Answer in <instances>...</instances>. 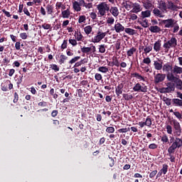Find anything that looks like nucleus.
<instances>
[{"instance_id": "16", "label": "nucleus", "mask_w": 182, "mask_h": 182, "mask_svg": "<svg viewBox=\"0 0 182 182\" xmlns=\"http://www.w3.org/2000/svg\"><path fill=\"white\" fill-rule=\"evenodd\" d=\"M152 12L156 18H164V15L163 14L164 12L158 8H154Z\"/></svg>"}, {"instance_id": "13", "label": "nucleus", "mask_w": 182, "mask_h": 182, "mask_svg": "<svg viewBox=\"0 0 182 182\" xmlns=\"http://www.w3.org/2000/svg\"><path fill=\"white\" fill-rule=\"evenodd\" d=\"M154 66L155 70H161L163 69V61L160 59L154 61Z\"/></svg>"}, {"instance_id": "9", "label": "nucleus", "mask_w": 182, "mask_h": 182, "mask_svg": "<svg viewBox=\"0 0 182 182\" xmlns=\"http://www.w3.org/2000/svg\"><path fill=\"white\" fill-rule=\"evenodd\" d=\"M81 52L82 53H87L89 54L90 53H95L96 52V46H91L90 47H83L81 48Z\"/></svg>"}, {"instance_id": "5", "label": "nucleus", "mask_w": 182, "mask_h": 182, "mask_svg": "<svg viewBox=\"0 0 182 182\" xmlns=\"http://www.w3.org/2000/svg\"><path fill=\"white\" fill-rule=\"evenodd\" d=\"M166 86V87H163L161 89V93H171L172 92H174L176 89V82L171 81L168 82Z\"/></svg>"}, {"instance_id": "61", "label": "nucleus", "mask_w": 182, "mask_h": 182, "mask_svg": "<svg viewBox=\"0 0 182 182\" xmlns=\"http://www.w3.org/2000/svg\"><path fill=\"white\" fill-rule=\"evenodd\" d=\"M18 100H19V95H18V92H14V103H18Z\"/></svg>"}, {"instance_id": "19", "label": "nucleus", "mask_w": 182, "mask_h": 182, "mask_svg": "<svg viewBox=\"0 0 182 182\" xmlns=\"http://www.w3.org/2000/svg\"><path fill=\"white\" fill-rule=\"evenodd\" d=\"M123 87H124V85L122 83L119 84L118 86L115 87V93L117 97H119L120 95H123Z\"/></svg>"}, {"instance_id": "45", "label": "nucleus", "mask_w": 182, "mask_h": 182, "mask_svg": "<svg viewBox=\"0 0 182 182\" xmlns=\"http://www.w3.org/2000/svg\"><path fill=\"white\" fill-rule=\"evenodd\" d=\"M98 70L102 73H107V72H109V68H107V67L102 66L98 68Z\"/></svg>"}, {"instance_id": "3", "label": "nucleus", "mask_w": 182, "mask_h": 182, "mask_svg": "<svg viewBox=\"0 0 182 182\" xmlns=\"http://www.w3.org/2000/svg\"><path fill=\"white\" fill-rule=\"evenodd\" d=\"M180 147H182V139L176 137V140L168 147V153H176V149H180Z\"/></svg>"}, {"instance_id": "55", "label": "nucleus", "mask_w": 182, "mask_h": 182, "mask_svg": "<svg viewBox=\"0 0 182 182\" xmlns=\"http://www.w3.org/2000/svg\"><path fill=\"white\" fill-rule=\"evenodd\" d=\"M173 114H174V116H176V118L178 119V120H181L182 114H181V113H180V112L176 111V112H173Z\"/></svg>"}, {"instance_id": "51", "label": "nucleus", "mask_w": 182, "mask_h": 182, "mask_svg": "<svg viewBox=\"0 0 182 182\" xmlns=\"http://www.w3.org/2000/svg\"><path fill=\"white\" fill-rule=\"evenodd\" d=\"M106 132L109 134H113L114 132V127H108L106 129Z\"/></svg>"}, {"instance_id": "22", "label": "nucleus", "mask_w": 182, "mask_h": 182, "mask_svg": "<svg viewBox=\"0 0 182 182\" xmlns=\"http://www.w3.org/2000/svg\"><path fill=\"white\" fill-rule=\"evenodd\" d=\"M172 105L173 106L182 108V100L178 98H173L172 99Z\"/></svg>"}, {"instance_id": "64", "label": "nucleus", "mask_w": 182, "mask_h": 182, "mask_svg": "<svg viewBox=\"0 0 182 182\" xmlns=\"http://www.w3.org/2000/svg\"><path fill=\"white\" fill-rule=\"evenodd\" d=\"M157 174V170L153 171L149 174L150 178H154V177Z\"/></svg>"}, {"instance_id": "15", "label": "nucleus", "mask_w": 182, "mask_h": 182, "mask_svg": "<svg viewBox=\"0 0 182 182\" xmlns=\"http://www.w3.org/2000/svg\"><path fill=\"white\" fill-rule=\"evenodd\" d=\"M141 11V6L139 3H134L132 9L130 11L132 14H139Z\"/></svg>"}, {"instance_id": "18", "label": "nucleus", "mask_w": 182, "mask_h": 182, "mask_svg": "<svg viewBox=\"0 0 182 182\" xmlns=\"http://www.w3.org/2000/svg\"><path fill=\"white\" fill-rule=\"evenodd\" d=\"M134 3L130 1H126L125 2L122 3V6L127 9V11H130V9H133V6Z\"/></svg>"}, {"instance_id": "12", "label": "nucleus", "mask_w": 182, "mask_h": 182, "mask_svg": "<svg viewBox=\"0 0 182 182\" xmlns=\"http://www.w3.org/2000/svg\"><path fill=\"white\" fill-rule=\"evenodd\" d=\"M159 5V9L161 10L162 12H164V14H167V12H168V11H167L168 6L167 3H166V1H161Z\"/></svg>"}, {"instance_id": "2", "label": "nucleus", "mask_w": 182, "mask_h": 182, "mask_svg": "<svg viewBox=\"0 0 182 182\" xmlns=\"http://www.w3.org/2000/svg\"><path fill=\"white\" fill-rule=\"evenodd\" d=\"M97 9L98 11V15L100 16H105L107 14H109L110 11V4H107V2H101L97 5Z\"/></svg>"}, {"instance_id": "7", "label": "nucleus", "mask_w": 182, "mask_h": 182, "mask_svg": "<svg viewBox=\"0 0 182 182\" xmlns=\"http://www.w3.org/2000/svg\"><path fill=\"white\" fill-rule=\"evenodd\" d=\"M14 89V84L11 82V80H6L1 84V90L2 92H8Z\"/></svg>"}, {"instance_id": "39", "label": "nucleus", "mask_w": 182, "mask_h": 182, "mask_svg": "<svg viewBox=\"0 0 182 182\" xmlns=\"http://www.w3.org/2000/svg\"><path fill=\"white\" fill-rule=\"evenodd\" d=\"M174 153L173 152H168V155L169 156V160L171 163H176V156L173 155Z\"/></svg>"}, {"instance_id": "24", "label": "nucleus", "mask_w": 182, "mask_h": 182, "mask_svg": "<svg viewBox=\"0 0 182 182\" xmlns=\"http://www.w3.org/2000/svg\"><path fill=\"white\" fill-rule=\"evenodd\" d=\"M55 7L52 4H47L46 10L47 11V15H53Z\"/></svg>"}, {"instance_id": "28", "label": "nucleus", "mask_w": 182, "mask_h": 182, "mask_svg": "<svg viewBox=\"0 0 182 182\" xmlns=\"http://www.w3.org/2000/svg\"><path fill=\"white\" fill-rule=\"evenodd\" d=\"M139 23L143 28H149V20L147 18H141V21H139Z\"/></svg>"}, {"instance_id": "30", "label": "nucleus", "mask_w": 182, "mask_h": 182, "mask_svg": "<svg viewBox=\"0 0 182 182\" xmlns=\"http://www.w3.org/2000/svg\"><path fill=\"white\" fill-rule=\"evenodd\" d=\"M62 16L64 18H68L69 16H70V10L69 9H67L66 10H64L62 11Z\"/></svg>"}, {"instance_id": "60", "label": "nucleus", "mask_w": 182, "mask_h": 182, "mask_svg": "<svg viewBox=\"0 0 182 182\" xmlns=\"http://www.w3.org/2000/svg\"><path fill=\"white\" fill-rule=\"evenodd\" d=\"M68 42L73 46H76V45H77V41L75 39H69Z\"/></svg>"}, {"instance_id": "11", "label": "nucleus", "mask_w": 182, "mask_h": 182, "mask_svg": "<svg viewBox=\"0 0 182 182\" xmlns=\"http://www.w3.org/2000/svg\"><path fill=\"white\" fill-rule=\"evenodd\" d=\"M164 79H166V74L158 73L154 76V82L161 83V82H164Z\"/></svg>"}, {"instance_id": "52", "label": "nucleus", "mask_w": 182, "mask_h": 182, "mask_svg": "<svg viewBox=\"0 0 182 182\" xmlns=\"http://www.w3.org/2000/svg\"><path fill=\"white\" fill-rule=\"evenodd\" d=\"M86 21V16H80L78 19L79 23H82Z\"/></svg>"}, {"instance_id": "25", "label": "nucleus", "mask_w": 182, "mask_h": 182, "mask_svg": "<svg viewBox=\"0 0 182 182\" xmlns=\"http://www.w3.org/2000/svg\"><path fill=\"white\" fill-rule=\"evenodd\" d=\"M160 49H161V41L159 40L154 44V50L156 52H160Z\"/></svg>"}, {"instance_id": "6", "label": "nucleus", "mask_w": 182, "mask_h": 182, "mask_svg": "<svg viewBox=\"0 0 182 182\" xmlns=\"http://www.w3.org/2000/svg\"><path fill=\"white\" fill-rule=\"evenodd\" d=\"M134 92H142L146 93L147 92V85H146L144 83L140 84V82H138L135 84V85L133 87Z\"/></svg>"}, {"instance_id": "26", "label": "nucleus", "mask_w": 182, "mask_h": 182, "mask_svg": "<svg viewBox=\"0 0 182 182\" xmlns=\"http://www.w3.org/2000/svg\"><path fill=\"white\" fill-rule=\"evenodd\" d=\"M168 9H170L171 11H177V9L178 8L177 5L174 4L172 1H168Z\"/></svg>"}, {"instance_id": "33", "label": "nucleus", "mask_w": 182, "mask_h": 182, "mask_svg": "<svg viewBox=\"0 0 182 182\" xmlns=\"http://www.w3.org/2000/svg\"><path fill=\"white\" fill-rule=\"evenodd\" d=\"M136 50H137V49H136V48H134V47H132V48H130L127 52V55L128 58H130V56H133V55H134V53H136Z\"/></svg>"}, {"instance_id": "46", "label": "nucleus", "mask_w": 182, "mask_h": 182, "mask_svg": "<svg viewBox=\"0 0 182 182\" xmlns=\"http://www.w3.org/2000/svg\"><path fill=\"white\" fill-rule=\"evenodd\" d=\"M164 102L166 105V106H171V99L164 97Z\"/></svg>"}, {"instance_id": "56", "label": "nucleus", "mask_w": 182, "mask_h": 182, "mask_svg": "<svg viewBox=\"0 0 182 182\" xmlns=\"http://www.w3.org/2000/svg\"><path fill=\"white\" fill-rule=\"evenodd\" d=\"M143 63H145L146 65H149L151 63V60L150 59V58L146 57L144 58Z\"/></svg>"}, {"instance_id": "47", "label": "nucleus", "mask_w": 182, "mask_h": 182, "mask_svg": "<svg viewBox=\"0 0 182 182\" xmlns=\"http://www.w3.org/2000/svg\"><path fill=\"white\" fill-rule=\"evenodd\" d=\"M99 52L100 53H105V52H106V45H100L99 48Z\"/></svg>"}, {"instance_id": "58", "label": "nucleus", "mask_w": 182, "mask_h": 182, "mask_svg": "<svg viewBox=\"0 0 182 182\" xmlns=\"http://www.w3.org/2000/svg\"><path fill=\"white\" fill-rule=\"evenodd\" d=\"M95 80H97L98 82L102 80L103 79V77L100 73H96L95 75Z\"/></svg>"}, {"instance_id": "37", "label": "nucleus", "mask_w": 182, "mask_h": 182, "mask_svg": "<svg viewBox=\"0 0 182 182\" xmlns=\"http://www.w3.org/2000/svg\"><path fill=\"white\" fill-rule=\"evenodd\" d=\"M161 171L163 172V174L164 175L167 174V171H168V165L164 164Z\"/></svg>"}, {"instance_id": "4", "label": "nucleus", "mask_w": 182, "mask_h": 182, "mask_svg": "<svg viewBox=\"0 0 182 182\" xmlns=\"http://www.w3.org/2000/svg\"><path fill=\"white\" fill-rule=\"evenodd\" d=\"M176 46H177V38L176 37H172L163 45V48H164L166 52H168L170 48H176Z\"/></svg>"}, {"instance_id": "34", "label": "nucleus", "mask_w": 182, "mask_h": 182, "mask_svg": "<svg viewBox=\"0 0 182 182\" xmlns=\"http://www.w3.org/2000/svg\"><path fill=\"white\" fill-rule=\"evenodd\" d=\"M160 137H161V141H163L165 144L170 143V141L168 140V136H167V134H164Z\"/></svg>"}, {"instance_id": "53", "label": "nucleus", "mask_w": 182, "mask_h": 182, "mask_svg": "<svg viewBox=\"0 0 182 182\" xmlns=\"http://www.w3.org/2000/svg\"><path fill=\"white\" fill-rule=\"evenodd\" d=\"M107 23L109 24V25H113L114 23V18L113 17H109L107 19Z\"/></svg>"}, {"instance_id": "49", "label": "nucleus", "mask_w": 182, "mask_h": 182, "mask_svg": "<svg viewBox=\"0 0 182 182\" xmlns=\"http://www.w3.org/2000/svg\"><path fill=\"white\" fill-rule=\"evenodd\" d=\"M166 129L168 134H173V127L171 125H167Z\"/></svg>"}, {"instance_id": "57", "label": "nucleus", "mask_w": 182, "mask_h": 182, "mask_svg": "<svg viewBox=\"0 0 182 182\" xmlns=\"http://www.w3.org/2000/svg\"><path fill=\"white\" fill-rule=\"evenodd\" d=\"M109 167H114V159L112 157H110V156H109Z\"/></svg>"}, {"instance_id": "50", "label": "nucleus", "mask_w": 182, "mask_h": 182, "mask_svg": "<svg viewBox=\"0 0 182 182\" xmlns=\"http://www.w3.org/2000/svg\"><path fill=\"white\" fill-rule=\"evenodd\" d=\"M75 35H77V36H76V39H77V41H82V39H83V36L82 35V33H80V32H75Z\"/></svg>"}, {"instance_id": "35", "label": "nucleus", "mask_w": 182, "mask_h": 182, "mask_svg": "<svg viewBox=\"0 0 182 182\" xmlns=\"http://www.w3.org/2000/svg\"><path fill=\"white\" fill-rule=\"evenodd\" d=\"M92 26H87L84 28V32H85L86 35H90V33H92Z\"/></svg>"}, {"instance_id": "62", "label": "nucleus", "mask_w": 182, "mask_h": 182, "mask_svg": "<svg viewBox=\"0 0 182 182\" xmlns=\"http://www.w3.org/2000/svg\"><path fill=\"white\" fill-rule=\"evenodd\" d=\"M66 48H68V40H64L61 45V49H66Z\"/></svg>"}, {"instance_id": "21", "label": "nucleus", "mask_w": 182, "mask_h": 182, "mask_svg": "<svg viewBox=\"0 0 182 182\" xmlns=\"http://www.w3.org/2000/svg\"><path fill=\"white\" fill-rule=\"evenodd\" d=\"M109 12H110V14H112V15L115 18L119 16V9H117V6H112L109 8Z\"/></svg>"}, {"instance_id": "32", "label": "nucleus", "mask_w": 182, "mask_h": 182, "mask_svg": "<svg viewBox=\"0 0 182 182\" xmlns=\"http://www.w3.org/2000/svg\"><path fill=\"white\" fill-rule=\"evenodd\" d=\"M172 123H173L174 130H176L177 129H181V126L180 125V122H178V121H177V119L172 120Z\"/></svg>"}, {"instance_id": "14", "label": "nucleus", "mask_w": 182, "mask_h": 182, "mask_svg": "<svg viewBox=\"0 0 182 182\" xmlns=\"http://www.w3.org/2000/svg\"><path fill=\"white\" fill-rule=\"evenodd\" d=\"M82 4L79 3V1H75L73 2V9L75 12H80V11H82Z\"/></svg>"}, {"instance_id": "42", "label": "nucleus", "mask_w": 182, "mask_h": 182, "mask_svg": "<svg viewBox=\"0 0 182 182\" xmlns=\"http://www.w3.org/2000/svg\"><path fill=\"white\" fill-rule=\"evenodd\" d=\"M124 32H126V33H128L129 35H134V29L133 28H124Z\"/></svg>"}, {"instance_id": "54", "label": "nucleus", "mask_w": 182, "mask_h": 182, "mask_svg": "<svg viewBox=\"0 0 182 182\" xmlns=\"http://www.w3.org/2000/svg\"><path fill=\"white\" fill-rule=\"evenodd\" d=\"M144 53H150L151 50H153V47L151 46H149L148 47H146L144 49Z\"/></svg>"}, {"instance_id": "63", "label": "nucleus", "mask_w": 182, "mask_h": 182, "mask_svg": "<svg viewBox=\"0 0 182 182\" xmlns=\"http://www.w3.org/2000/svg\"><path fill=\"white\" fill-rule=\"evenodd\" d=\"M53 70H55V72H59L60 68L58 67L56 64H53L50 65Z\"/></svg>"}, {"instance_id": "29", "label": "nucleus", "mask_w": 182, "mask_h": 182, "mask_svg": "<svg viewBox=\"0 0 182 182\" xmlns=\"http://www.w3.org/2000/svg\"><path fill=\"white\" fill-rule=\"evenodd\" d=\"M132 77H136V79H139V80H143V82L146 81V80L144 79V77L139 74V73H134L132 74Z\"/></svg>"}, {"instance_id": "20", "label": "nucleus", "mask_w": 182, "mask_h": 182, "mask_svg": "<svg viewBox=\"0 0 182 182\" xmlns=\"http://www.w3.org/2000/svg\"><path fill=\"white\" fill-rule=\"evenodd\" d=\"M149 31L152 33H160L161 32V28L159 26H151L149 27Z\"/></svg>"}, {"instance_id": "17", "label": "nucleus", "mask_w": 182, "mask_h": 182, "mask_svg": "<svg viewBox=\"0 0 182 182\" xmlns=\"http://www.w3.org/2000/svg\"><path fill=\"white\" fill-rule=\"evenodd\" d=\"M114 28V31H115V32H117V33H120L121 32L124 31V26H123V25H122V23H119V22L115 23Z\"/></svg>"}, {"instance_id": "59", "label": "nucleus", "mask_w": 182, "mask_h": 182, "mask_svg": "<svg viewBox=\"0 0 182 182\" xmlns=\"http://www.w3.org/2000/svg\"><path fill=\"white\" fill-rule=\"evenodd\" d=\"M20 38L21 39H23V41H25L26 39H28V34L26 33H21Z\"/></svg>"}, {"instance_id": "27", "label": "nucleus", "mask_w": 182, "mask_h": 182, "mask_svg": "<svg viewBox=\"0 0 182 182\" xmlns=\"http://www.w3.org/2000/svg\"><path fill=\"white\" fill-rule=\"evenodd\" d=\"M143 6L145 9H150L153 7V4H151V1L149 0H146L143 2Z\"/></svg>"}, {"instance_id": "31", "label": "nucleus", "mask_w": 182, "mask_h": 182, "mask_svg": "<svg viewBox=\"0 0 182 182\" xmlns=\"http://www.w3.org/2000/svg\"><path fill=\"white\" fill-rule=\"evenodd\" d=\"M85 63H87V60H86V58H84L77 63L74 65V68H79V66H82V65H85Z\"/></svg>"}, {"instance_id": "10", "label": "nucleus", "mask_w": 182, "mask_h": 182, "mask_svg": "<svg viewBox=\"0 0 182 182\" xmlns=\"http://www.w3.org/2000/svg\"><path fill=\"white\" fill-rule=\"evenodd\" d=\"M162 23H164V28H173L174 27V19L168 18L166 20H162Z\"/></svg>"}, {"instance_id": "23", "label": "nucleus", "mask_w": 182, "mask_h": 182, "mask_svg": "<svg viewBox=\"0 0 182 182\" xmlns=\"http://www.w3.org/2000/svg\"><path fill=\"white\" fill-rule=\"evenodd\" d=\"M150 16H151V11L150 10H146L145 11H141V19L150 18Z\"/></svg>"}, {"instance_id": "40", "label": "nucleus", "mask_w": 182, "mask_h": 182, "mask_svg": "<svg viewBox=\"0 0 182 182\" xmlns=\"http://www.w3.org/2000/svg\"><path fill=\"white\" fill-rule=\"evenodd\" d=\"M123 99H124V100H127V102L129 100H132V99H133V95H129V94H123L122 95Z\"/></svg>"}, {"instance_id": "36", "label": "nucleus", "mask_w": 182, "mask_h": 182, "mask_svg": "<svg viewBox=\"0 0 182 182\" xmlns=\"http://www.w3.org/2000/svg\"><path fill=\"white\" fill-rule=\"evenodd\" d=\"M82 6L86 8V9H92L93 8V3H85V1H82Z\"/></svg>"}, {"instance_id": "41", "label": "nucleus", "mask_w": 182, "mask_h": 182, "mask_svg": "<svg viewBox=\"0 0 182 182\" xmlns=\"http://www.w3.org/2000/svg\"><path fill=\"white\" fill-rule=\"evenodd\" d=\"M173 134L176 137H180L181 136V128L174 129Z\"/></svg>"}, {"instance_id": "48", "label": "nucleus", "mask_w": 182, "mask_h": 182, "mask_svg": "<svg viewBox=\"0 0 182 182\" xmlns=\"http://www.w3.org/2000/svg\"><path fill=\"white\" fill-rule=\"evenodd\" d=\"M23 11L25 15H26L27 16H29V18H31L32 19H33V16L31 14V13L29 12V10H28L25 7Z\"/></svg>"}, {"instance_id": "1", "label": "nucleus", "mask_w": 182, "mask_h": 182, "mask_svg": "<svg viewBox=\"0 0 182 182\" xmlns=\"http://www.w3.org/2000/svg\"><path fill=\"white\" fill-rule=\"evenodd\" d=\"M162 70L166 73V79L168 82L176 83V88L182 90V80L174 75H181L182 67L177 65L173 66L171 63H166L163 65Z\"/></svg>"}, {"instance_id": "44", "label": "nucleus", "mask_w": 182, "mask_h": 182, "mask_svg": "<svg viewBox=\"0 0 182 182\" xmlns=\"http://www.w3.org/2000/svg\"><path fill=\"white\" fill-rule=\"evenodd\" d=\"M80 59V56H75L69 61V63L70 65H73V63H76V62H77V60H79Z\"/></svg>"}, {"instance_id": "38", "label": "nucleus", "mask_w": 182, "mask_h": 182, "mask_svg": "<svg viewBox=\"0 0 182 182\" xmlns=\"http://www.w3.org/2000/svg\"><path fill=\"white\" fill-rule=\"evenodd\" d=\"M60 59L59 60L60 65H63L65 63V60H68V56L62 54L60 55Z\"/></svg>"}, {"instance_id": "8", "label": "nucleus", "mask_w": 182, "mask_h": 182, "mask_svg": "<svg viewBox=\"0 0 182 182\" xmlns=\"http://www.w3.org/2000/svg\"><path fill=\"white\" fill-rule=\"evenodd\" d=\"M107 35V32H101V31H98L97 33V36L94 37L92 39L93 43H99L102 39H104V38Z\"/></svg>"}, {"instance_id": "43", "label": "nucleus", "mask_w": 182, "mask_h": 182, "mask_svg": "<svg viewBox=\"0 0 182 182\" xmlns=\"http://www.w3.org/2000/svg\"><path fill=\"white\" fill-rule=\"evenodd\" d=\"M145 126L148 127H151V118L150 117H147L145 120Z\"/></svg>"}]
</instances>
